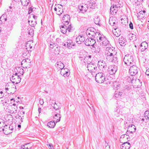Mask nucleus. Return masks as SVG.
Returning a JSON list of instances; mask_svg holds the SVG:
<instances>
[{"label":"nucleus","instance_id":"0e129e2a","mask_svg":"<svg viewBox=\"0 0 149 149\" xmlns=\"http://www.w3.org/2000/svg\"><path fill=\"white\" fill-rule=\"evenodd\" d=\"M15 117L17 119H18L20 120L21 116L18 115L17 116H16Z\"/></svg>","mask_w":149,"mask_h":149},{"label":"nucleus","instance_id":"bf43d9fd","mask_svg":"<svg viewBox=\"0 0 149 149\" xmlns=\"http://www.w3.org/2000/svg\"><path fill=\"white\" fill-rule=\"evenodd\" d=\"M24 119V116H22L21 117V116L20 119V120H19V123L20 124H21L22 122V119Z\"/></svg>","mask_w":149,"mask_h":149},{"label":"nucleus","instance_id":"b1692460","mask_svg":"<svg viewBox=\"0 0 149 149\" xmlns=\"http://www.w3.org/2000/svg\"><path fill=\"white\" fill-rule=\"evenodd\" d=\"M60 113V111L58 114L57 113V114H55L53 117L54 119V120H56V123L59 122L60 120L61 116Z\"/></svg>","mask_w":149,"mask_h":149},{"label":"nucleus","instance_id":"37998d69","mask_svg":"<svg viewBox=\"0 0 149 149\" xmlns=\"http://www.w3.org/2000/svg\"><path fill=\"white\" fill-rule=\"evenodd\" d=\"M113 56H114L113 55H108V54H107L106 58L109 61H112V59Z\"/></svg>","mask_w":149,"mask_h":149},{"label":"nucleus","instance_id":"1a4fd4ad","mask_svg":"<svg viewBox=\"0 0 149 149\" xmlns=\"http://www.w3.org/2000/svg\"><path fill=\"white\" fill-rule=\"evenodd\" d=\"M88 70L91 72H95L97 70V65L91 63L88 64L87 67Z\"/></svg>","mask_w":149,"mask_h":149},{"label":"nucleus","instance_id":"f704fd0d","mask_svg":"<svg viewBox=\"0 0 149 149\" xmlns=\"http://www.w3.org/2000/svg\"><path fill=\"white\" fill-rule=\"evenodd\" d=\"M114 19L111 18H110L109 19V23L112 26H113L116 23V21L115 20V18Z\"/></svg>","mask_w":149,"mask_h":149},{"label":"nucleus","instance_id":"e2e57ef3","mask_svg":"<svg viewBox=\"0 0 149 149\" xmlns=\"http://www.w3.org/2000/svg\"><path fill=\"white\" fill-rule=\"evenodd\" d=\"M39 102L41 105H42L44 104V101L43 99H40L39 100Z\"/></svg>","mask_w":149,"mask_h":149},{"label":"nucleus","instance_id":"680f3d73","mask_svg":"<svg viewBox=\"0 0 149 149\" xmlns=\"http://www.w3.org/2000/svg\"><path fill=\"white\" fill-rule=\"evenodd\" d=\"M146 74L149 77V68L146 70Z\"/></svg>","mask_w":149,"mask_h":149},{"label":"nucleus","instance_id":"5701e85b","mask_svg":"<svg viewBox=\"0 0 149 149\" xmlns=\"http://www.w3.org/2000/svg\"><path fill=\"white\" fill-rule=\"evenodd\" d=\"M78 9L81 11L82 13L85 12L88 9V6L86 4H84V6L81 5L78 6Z\"/></svg>","mask_w":149,"mask_h":149},{"label":"nucleus","instance_id":"2f4dec72","mask_svg":"<svg viewBox=\"0 0 149 149\" xmlns=\"http://www.w3.org/2000/svg\"><path fill=\"white\" fill-rule=\"evenodd\" d=\"M119 83L117 81H114L113 83V87L114 89L117 90L120 87Z\"/></svg>","mask_w":149,"mask_h":149},{"label":"nucleus","instance_id":"49530a36","mask_svg":"<svg viewBox=\"0 0 149 149\" xmlns=\"http://www.w3.org/2000/svg\"><path fill=\"white\" fill-rule=\"evenodd\" d=\"M80 37L79 36H77L76 38V42L78 44H81V42H80Z\"/></svg>","mask_w":149,"mask_h":149},{"label":"nucleus","instance_id":"dca6fc26","mask_svg":"<svg viewBox=\"0 0 149 149\" xmlns=\"http://www.w3.org/2000/svg\"><path fill=\"white\" fill-rule=\"evenodd\" d=\"M9 126L5 124L3 126V128H2V131H3L4 133L6 135H8L12 133V131L10 130L9 128Z\"/></svg>","mask_w":149,"mask_h":149},{"label":"nucleus","instance_id":"58836bf2","mask_svg":"<svg viewBox=\"0 0 149 149\" xmlns=\"http://www.w3.org/2000/svg\"><path fill=\"white\" fill-rule=\"evenodd\" d=\"M100 20V18L98 17H96L94 19V22L96 24H98L99 25H100V23H99Z\"/></svg>","mask_w":149,"mask_h":149},{"label":"nucleus","instance_id":"338daca9","mask_svg":"<svg viewBox=\"0 0 149 149\" xmlns=\"http://www.w3.org/2000/svg\"><path fill=\"white\" fill-rule=\"evenodd\" d=\"M9 128H11V130L12 131V132H13V130L14 129V128H13V127L12 126H11V125H10L9 127Z\"/></svg>","mask_w":149,"mask_h":149},{"label":"nucleus","instance_id":"7ed1b4c3","mask_svg":"<svg viewBox=\"0 0 149 149\" xmlns=\"http://www.w3.org/2000/svg\"><path fill=\"white\" fill-rule=\"evenodd\" d=\"M96 81L98 83L101 84L104 82L105 80L104 74L102 73H98L95 76Z\"/></svg>","mask_w":149,"mask_h":149},{"label":"nucleus","instance_id":"a211bd4d","mask_svg":"<svg viewBox=\"0 0 149 149\" xmlns=\"http://www.w3.org/2000/svg\"><path fill=\"white\" fill-rule=\"evenodd\" d=\"M17 107L15 104H12L10 108V112L11 114L15 113L17 112Z\"/></svg>","mask_w":149,"mask_h":149},{"label":"nucleus","instance_id":"aec40b11","mask_svg":"<svg viewBox=\"0 0 149 149\" xmlns=\"http://www.w3.org/2000/svg\"><path fill=\"white\" fill-rule=\"evenodd\" d=\"M118 42L121 46H124L126 42V39L123 37H121L118 39Z\"/></svg>","mask_w":149,"mask_h":149},{"label":"nucleus","instance_id":"774afa93","mask_svg":"<svg viewBox=\"0 0 149 149\" xmlns=\"http://www.w3.org/2000/svg\"><path fill=\"white\" fill-rule=\"evenodd\" d=\"M41 108H39L38 109V111L39 112V113H41Z\"/></svg>","mask_w":149,"mask_h":149},{"label":"nucleus","instance_id":"a19ab883","mask_svg":"<svg viewBox=\"0 0 149 149\" xmlns=\"http://www.w3.org/2000/svg\"><path fill=\"white\" fill-rule=\"evenodd\" d=\"M7 20V19L6 18V16L4 14L2 15L0 18V22H2L3 21V20L6 21Z\"/></svg>","mask_w":149,"mask_h":149},{"label":"nucleus","instance_id":"6e6552de","mask_svg":"<svg viewBox=\"0 0 149 149\" xmlns=\"http://www.w3.org/2000/svg\"><path fill=\"white\" fill-rule=\"evenodd\" d=\"M97 41L100 42V45L103 46H105L108 45L109 43V41L105 37H102L101 36H100L99 37V39H97Z\"/></svg>","mask_w":149,"mask_h":149},{"label":"nucleus","instance_id":"6ab92c4d","mask_svg":"<svg viewBox=\"0 0 149 149\" xmlns=\"http://www.w3.org/2000/svg\"><path fill=\"white\" fill-rule=\"evenodd\" d=\"M148 44L147 42H143L141 44L139 48L142 52H143L148 48Z\"/></svg>","mask_w":149,"mask_h":149},{"label":"nucleus","instance_id":"f03ea898","mask_svg":"<svg viewBox=\"0 0 149 149\" xmlns=\"http://www.w3.org/2000/svg\"><path fill=\"white\" fill-rule=\"evenodd\" d=\"M123 61L125 64L127 65H131L135 63L134 62L133 56L130 54L125 55Z\"/></svg>","mask_w":149,"mask_h":149},{"label":"nucleus","instance_id":"f3484780","mask_svg":"<svg viewBox=\"0 0 149 149\" xmlns=\"http://www.w3.org/2000/svg\"><path fill=\"white\" fill-rule=\"evenodd\" d=\"M69 70L67 68H63L61 70L60 74L61 75L64 76L65 77H67L69 76L70 74V73L69 72Z\"/></svg>","mask_w":149,"mask_h":149},{"label":"nucleus","instance_id":"864d4df0","mask_svg":"<svg viewBox=\"0 0 149 149\" xmlns=\"http://www.w3.org/2000/svg\"><path fill=\"white\" fill-rule=\"evenodd\" d=\"M114 34L117 37H118L120 35V32L118 33L117 32H116L114 33Z\"/></svg>","mask_w":149,"mask_h":149},{"label":"nucleus","instance_id":"79ce46f5","mask_svg":"<svg viewBox=\"0 0 149 149\" xmlns=\"http://www.w3.org/2000/svg\"><path fill=\"white\" fill-rule=\"evenodd\" d=\"M112 61V62H114L116 64H117L118 63V61L116 57L113 56V57L112 59V61Z\"/></svg>","mask_w":149,"mask_h":149},{"label":"nucleus","instance_id":"4d7b16f0","mask_svg":"<svg viewBox=\"0 0 149 149\" xmlns=\"http://www.w3.org/2000/svg\"><path fill=\"white\" fill-rule=\"evenodd\" d=\"M57 8H63V6H62L61 5H58L57 6H56V7Z\"/></svg>","mask_w":149,"mask_h":149},{"label":"nucleus","instance_id":"7c9ffc66","mask_svg":"<svg viewBox=\"0 0 149 149\" xmlns=\"http://www.w3.org/2000/svg\"><path fill=\"white\" fill-rule=\"evenodd\" d=\"M65 25L61 26V27H60L61 31L63 34H65L67 32V27Z\"/></svg>","mask_w":149,"mask_h":149},{"label":"nucleus","instance_id":"39448f33","mask_svg":"<svg viewBox=\"0 0 149 149\" xmlns=\"http://www.w3.org/2000/svg\"><path fill=\"white\" fill-rule=\"evenodd\" d=\"M9 89H10L11 90H13V93L11 92V93L13 94L16 91V87L14 84H13L12 83H8L6 85L5 89L6 91H8Z\"/></svg>","mask_w":149,"mask_h":149},{"label":"nucleus","instance_id":"cd10ccee","mask_svg":"<svg viewBox=\"0 0 149 149\" xmlns=\"http://www.w3.org/2000/svg\"><path fill=\"white\" fill-rule=\"evenodd\" d=\"M54 10L55 11H56V14L59 15H60L63 13V8H57L55 7L54 8Z\"/></svg>","mask_w":149,"mask_h":149},{"label":"nucleus","instance_id":"0eeeda50","mask_svg":"<svg viewBox=\"0 0 149 149\" xmlns=\"http://www.w3.org/2000/svg\"><path fill=\"white\" fill-rule=\"evenodd\" d=\"M31 63V61L28 58L24 59L21 62L22 67L24 68H29Z\"/></svg>","mask_w":149,"mask_h":149},{"label":"nucleus","instance_id":"a18cd8bd","mask_svg":"<svg viewBox=\"0 0 149 149\" xmlns=\"http://www.w3.org/2000/svg\"><path fill=\"white\" fill-rule=\"evenodd\" d=\"M53 107H54V109L56 110L61 109V107H60V106H58L56 102H55L54 104V106H53Z\"/></svg>","mask_w":149,"mask_h":149},{"label":"nucleus","instance_id":"2eb2a0df","mask_svg":"<svg viewBox=\"0 0 149 149\" xmlns=\"http://www.w3.org/2000/svg\"><path fill=\"white\" fill-rule=\"evenodd\" d=\"M136 128L134 125H130L128 127L126 134H129V133L132 134L136 131Z\"/></svg>","mask_w":149,"mask_h":149},{"label":"nucleus","instance_id":"3c124183","mask_svg":"<svg viewBox=\"0 0 149 149\" xmlns=\"http://www.w3.org/2000/svg\"><path fill=\"white\" fill-rule=\"evenodd\" d=\"M149 113V111H146L144 114V116L145 117H146L147 116L148 117Z\"/></svg>","mask_w":149,"mask_h":149},{"label":"nucleus","instance_id":"393cba45","mask_svg":"<svg viewBox=\"0 0 149 149\" xmlns=\"http://www.w3.org/2000/svg\"><path fill=\"white\" fill-rule=\"evenodd\" d=\"M67 47L69 49H70L72 48V46H74V43H73L72 41L70 40H67Z\"/></svg>","mask_w":149,"mask_h":149},{"label":"nucleus","instance_id":"20e7f679","mask_svg":"<svg viewBox=\"0 0 149 149\" xmlns=\"http://www.w3.org/2000/svg\"><path fill=\"white\" fill-rule=\"evenodd\" d=\"M32 43L33 42L32 41H29L27 42L25 45V47H26V49L27 51L26 52L27 53L24 52L22 54V56L23 57H24L26 56H27L28 57L30 56V55L29 53V51L31 52L32 51V50H30V49L32 48V46L31 45V43Z\"/></svg>","mask_w":149,"mask_h":149},{"label":"nucleus","instance_id":"c03bdc74","mask_svg":"<svg viewBox=\"0 0 149 149\" xmlns=\"http://www.w3.org/2000/svg\"><path fill=\"white\" fill-rule=\"evenodd\" d=\"M80 37V42H81V44L82 43V42H84V41H85V38L83 37V36H82V35H80L79 36Z\"/></svg>","mask_w":149,"mask_h":149},{"label":"nucleus","instance_id":"412c9836","mask_svg":"<svg viewBox=\"0 0 149 149\" xmlns=\"http://www.w3.org/2000/svg\"><path fill=\"white\" fill-rule=\"evenodd\" d=\"M130 147V143L127 141L124 142L121 146V149H129Z\"/></svg>","mask_w":149,"mask_h":149},{"label":"nucleus","instance_id":"a878e982","mask_svg":"<svg viewBox=\"0 0 149 149\" xmlns=\"http://www.w3.org/2000/svg\"><path fill=\"white\" fill-rule=\"evenodd\" d=\"M56 66L57 68L58 69H61V70L64 68V64L61 62H58L56 64Z\"/></svg>","mask_w":149,"mask_h":149},{"label":"nucleus","instance_id":"9d476101","mask_svg":"<svg viewBox=\"0 0 149 149\" xmlns=\"http://www.w3.org/2000/svg\"><path fill=\"white\" fill-rule=\"evenodd\" d=\"M95 39L92 38H89L85 40V44L87 46H92L94 45L95 43Z\"/></svg>","mask_w":149,"mask_h":149},{"label":"nucleus","instance_id":"09e8293b","mask_svg":"<svg viewBox=\"0 0 149 149\" xmlns=\"http://www.w3.org/2000/svg\"><path fill=\"white\" fill-rule=\"evenodd\" d=\"M56 44L54 43L53 42H51L50 44V47L51 48H53L55 46H56Z\"/></svg>","mask_w":149,"mask_h":149},{"label":"nucleus","instance_id":"13d9d810","mask_svg":"<svg viewBox=\"0 0 149 149\" xmlns=\"http://www.w3.org/2000/svg\"><path fill=\"white\" fill-rule=\"evenodd\" d=\"M24 119V116H22L21 117V116L20 119V120H19V123L20 124H21L22 122V119Z\"/></svg>","mask_w":149,"mask_h":149},{"label":"nucleus","instance_id":"052dcab7","mask_svg":"<svg viewBox=\"0 0 149 149\" xmlns=\"http://www.w3.org/2000/svg\"><path fill=\"white\" fill-rule=\"evenodd\" d=\"M48 146L50 149H53V146L52 144H49Z\"/></svg>","mask_w":149,"mask_h":149},{"label":"nucleus","instance_id":"f257e3e1","mask_svg":"<svg viewBox=\"0 0 149 149\" xmlns=\"http://www.w3.org/2000/svg\"><path fill=\"white\" fill-rule=\"evenodd\" d=\"M86 33L88 37L95 39L96 38L97 40L99 36H101L98 33L95 32V29L93 27L88 28L86 31Z\"/></svg>","mask_w":149,"mask_h":149},{"label":"nucleus","instance_id":"c85d7f7f","mask_svg":"<svg viewBox=\"0 0 149 149\" xmlns=\"http://www.w3.org/2000/svg\"><path fill=\"white\" fill-rule=\"evenodd\" d=\"M32 146H30V143H28L22 145L21 147V149H31Z\"/></svg>","mask_w":149,"mask_h":149},{"label":"nucleus","instance_id":"bb28decb","mask_svg":"<svg viewBox=\"0 0 149 149\" xmlns=\"http://www.w3.org/2000/svg\"><path fill=\"white\" fill-rule=\"evenodd\" d=\"M128 137V135H127V134H124L122 135L120 137V141L121 142L122 141V143L123 141H126V139H127V137Z\"/></svg>","mask_w":149,"mask_h":149},{"label":"nucleus","instance_id":"e433bc0d","mask_svg":"<svg viewBox=\"0 0 149 149\" xmlns=\"http://www.w3.org/2000/svg\"><path fill=\"white\" fill-rule=\"evenodd\" d=\"M123 93L120 91H116L115 92L114 96L116 98L120 97L122 95Z\"/></svg>","mask_w":149,"mask_h":149},{"label":"nucleus","instance_id":"de8ad7c7","mask_svg":"<svg viewBox=\"0 0 149 149\" xmlns=\"http://www.w3.org/2000/svg\"><path fill=\"white\" fill-rule=\"evenodd\" d=\"M72 26L71 25H69L67 28V30L69 32H71L72 30Z\"/></svg>","mask_w":149,"mask_h":149},{"label":"nucleus","instance_id":"69168bd1","mask_svg":"<svg viewBox=\"0 0 149 149\" xmlns=\"http://www.w3.org/2000/svg\"><path fill=\"white\" fill-rule=\"evenodd\" d=\"M2 125V127H3L5 125V123L3 121L1 122L0 121V125Z\"/></svg>","mask_w":149,"mask_h":149},{"label":"nucleus","instance_id":"4468645a","mask_svg":"<svg viewBox=\"0 0 149 149\" xmlns=\"http://www.w3.org/2000/svg\"><path fill=\"white\" fill-rule=\"evenodd\" d=\"M70 19V17L68 14L64 15L62 19V22L64 25L68 24Z\"/></svg>","mask_w":149,"mask_h":149},{"label":"nucleus","instance_id":"9b49d317","mask_svg":"<svg viewBox=\"0 0 149 149\" xmlns=\"http://www.w3.org/2000/svg\"><path fill=\"white\" fill-rule=\"evenodd\" d=\"M13 83L17 84L20 83L21 79L18 75H13L10 78Z\"/></svg>","mask_w":149,"mask_h":149},{"label":"nucleus","instance_id":"473e14b6","mask_svg":"<svg viewBox=\"0 0 149 149\" xmlns=\"http://www.w3.org/2000/svg\"><path fill=\"white\" fill-rule=\"evenodd\" d=\"M93 49L95 50V52L96 53H98L100 51V47L98 45H95V46H93Z\"/></svg>","mask_w":149,"mask_h":149},{"label":"nucleus","instance_id":"4be33fe9","mask_svg":"<svg viewBox=\"0 0 149 149\" xmlns=\"http://www.w3.org/2000/svg\"><path fill=\"white\" fill-rule=\"evenodd\" d=\"M110 10V12L112 15L116 14L118 10V8L116 6H114V5H113L111 6Z\"/></svg>","mask_w":149,"mask_h":149},{"label":"nucleus","instance_id":"603ef678","mask_svg":"<svg viewBox=\"0 0 149 149\" xmlns=\"http://www.w3.org/2000/svg\"><path fill=\"white\" fill-rule=\"evenodd\" d=\"M89 5L90 6V7L91 8L93 9L94 8V6H95V4H92L91 3H90L89 4Z\"/></svg>","mask_w":149,"mask_h":149},{"label":"nucleus","instance_id":"ea45409f","mask_svg":"<svg viewBox=\"0 0 149 149\" xmlns=\"http://www.w3.org/2000/svg\"><path fill=\"white\" fill-rule=\"evenodd\" d=\"M115 115L116 116H118L119 115V114L120 112V109L117 107L116 108V110L114 111Z\"/></svg>","mask_w":149,"mask_h":149},{"label":"nucleus","instance_id":"c9c22d12","mask_svg":"<svg viewBox=\"0 0 149 149\" xmlns=\"http://www.w3.org/2000/svg\"><path fill=\"white\" fill-rule=\"evenodd\" d=\"M22 5L24 6L28 5L29 3V0H21Z\"/></svg>","mask_w":149,"mask_h":149},{"label":"nucleus","instance_id":"423d86ee","mask_svg":"<svg viewBox=\"0 0 149 149\" xmlns=\"http://www.w3.org/2000/svg\"><path fill=\"white\" fill-rule=\"evenodd\" d=\"M106 53L108 55L115 56L117 52L115 50V48L113 47H107L106 48Z\"/></svg>","mask_w":149,"mask_h":149},{"label":"nucleus","instance_id":"ddd939ff","mask_svg":"<svg viewBox=\"0 0 149 149\" xmlns=\"http://www.w3.org/2000/svg\"><path fill=\"white\" fill-rule=\"evenodd\" d=\"M118 70V67L115 65H112L109 68L108 71L111 75L114 74Z\"/></svg>","mask_w":149,"mask_h":149},{"label":"nucleus","instance_id":"5fc2aeb1","mask_svg":"<svg viewBox=\"0 0 149 149\" xmlns=\"http://www.w3.org/2000/svg\"><path fill=\"white\" fill-rule=\"evenodd\" d=\"M129 27L130 28L132 29H133V24L131 22H130L129 24Z\"/></svg>","mask_w":149,"mask_h":149},{"label":"nucleus","instance_id":"6e6d98bb","mask_svg":"<svg viewBox=\"0 0 149 149\" xmlns=\"http://www.w3.org/2000/svg\"><path fill=\"white\" fill-rule=\"evenodd\" d=\"M33 11V9L32 8L30 7L29 8V11H28V13L29 14H30Z\"/></svg>","mask_w":149,"mask_h":149},{"label":"nucleus","instance_id":"72a5a7b5","mask_svg":"<svg viewBox=\"0 0 149 149\" xmlns=\"http://www.w3.org/2000/svg\"><path fill=\"white\" fill-rule=\"evenodd\" d=\"M145 14H143V12L140 11L138 13V17L139 19H143L145 18Z\"/></svg>","mask_w":149,"mask_h":149},{"label":"nucleus","instance_id":"8fccbe9b","mask_svg":"<svg viewBox=\"0 0 149 149\" xmlns=\"http://www.w3.org/2000/svg\"><path fill=\"white\" fill-rule=\"evenodd\" d=\"M99 63L100 64V65L101 66L103 67V68H104L106 66V64L104 63V62H103V61H102V62L100 61V62L99 61Z\"/></svg>","mask_w":149,"mask_h":149},{"label":"nucleus","instance_id":"4c0bfd02","mask_svg":"<svg viewBox=\"0 0 149 149\" xmlns=\"http://www.w3.org/2000/svg\"><path fill=\"white\" fill-rule=\"evenodd\" d=\"M28 22L29 23V24L31 26L34 27L35 26V25L37 24L36 21L35 20V21H28Z\"/></svg>","mask_w":149,"mask_h":149},{"label":"nucleus","instance_id":"c756f323","mask_svg":"<svg viewBox=\"0 0 149 149\" xmlns=\"http://www.w3.org/2000/svg\"><path fill=\"white\" fill-rule=\"evenodd\" d=\"M56 125L55 122L54 121H52L48 122L47 124V126L50 128H53Z\"/></svg>","mask_w":149,"mask_h":149},{"label":"nucleus","instance_id":"f8f14e48","mask_svg":"<svg viewBox=\"0 0 149 149\" xmlns=\"http://www.w3.org/2000/svg\"><path fill=\"white\" fill-rule=\"evenodd\" d=\"M129 72L132 76L135 75L138 72L137 67L134 64L132 66L130 67Z\"/></svg>","mask_w":149,"mask_h":149}]
</instances>
